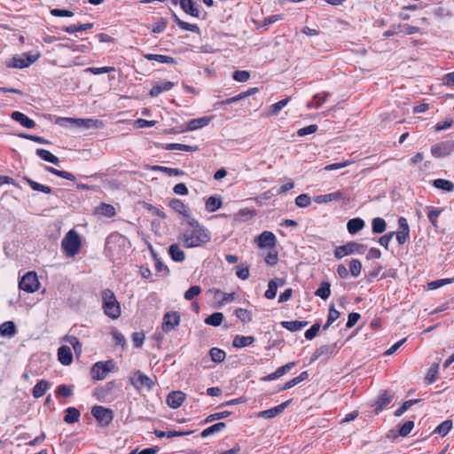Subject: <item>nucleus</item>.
Listing matches in <instances>:
<instances>
[{
	"instance_id": "obj_1",
	"label": "nucleus",
	"mask_w": 454,
	"mask_h": 454,
	"mask_svg": "<svg viewBox=\"0 0 454 454\" xmlns=\"http://www.w3.org/2000/svg\"><path fill=\"white\" fill-rule=\"evenodd\" d=\"M178 241L186 248L200 247L211 239V232L198 221H189L188 226L178 236Z\"/></svg>"
},
{
	"instance_id": "obj_2",
	"label": "nucleus",
	"mask_w": 454,
	"mask_h": 454,
	"mask_svg": "<svg viewBox=\"0 0 454 454\" xmlns=\"http://www.w3.org/2000/svg\"><path fill=\"white\" fill-rule=\"evenodd\" d=\"M102 306L110 318L117 319L121 316V306L113 291L106 289L102 292Z\"/></svg>"
},
{
	"instance_id": "obj_3",
	"label": "nucleus",
	"mask_w": 454,
	"mask_h": 454,
	"mask_svg": "<svg viewBox=\"0 0 454 454\" xmlns=\"http://www.w3.org/2000/svg\"><path fill=\"white\" fill-rule=\"evenodd\" d=\"M61 247L67 257H74L81 249L79 234L75 231L70 230L63 238Z\"/></svg>"
},
{
	"instance_id": "obj_4",
	"label": "nucleus",
	"mask_w": 454,
	"mask_h": 454,
	"mask_svg": "<svg viewBox=\"0 0 454 454\" xmlns=\"http://www.w3.org/2000/svg\"><path fill=\"white\" fill-rule=\"evenodd\" d=\"M129 380L134 388L137 391L152 390L154 383L151 378L141 371H135L129 374Z\"/></svg>"
},
{
	"instance_id": "obj_5",
	"label": "nucleus",
	"mask_w": 454,
	"mask_h": 454,
	"mask_svg": "<svg viewBox=\"0 0 454 454\" xmlns=\"http://www.w3.org/2000/svg\"><path fill=\"white\" fill-rule=\"evenodd\" d=\"M56 122L59 125H65L66 123L75 124L84 129H101L103 127V121L97 119L59 117Z\"/></svg>"
},
{
	"instance_id": "obj_6",
	"label": "nucleus",
	"mask_w": 454,
	"mask_h": 454,
	"mask_svg": "<svg viewBox=\"0 0 454 454\" xmlns=\"http://www.w3.org/2000/svg\"><path fill=\"white\" fill-rule=\"evenodd\" d=\"M115 363L113 360L97 362L91 368L90 374L93 380H102L114 369Z\"/></svg>"
},
{
	"instance_id": "obj_7",
	"label": "nucleus",
	"mask_w": 454,
	"mask_h": 454,
	"mask_svg": "<svg viewBox=\"0 0 454 454\" xmlns=\"http://www.w3.org/2000/svg\"><path fill=\"white\" fill-rule=\"evenodd\" d=\"M19 287L28 294L36 292L40 287L37 274L35 271L27 272L20 280Z\"/></svg>"
},
{
	"instance_id": "obj_8",
	"label": "nucleus",
	"mask_w": 454,
	"mask_h": 454,
	"mask_svg": "<svg viewBox=\"0 0 454 454\" xmlns=\"http://www.w3.org/2000/svg\"><path fill=\"white\" fill-rule=\"evenodd\" d=\"M39 55L31 56L27 53L16 55L5 61V66L9 68H25L37 60Z\"/></svg>"
},
{
	"instance_id": "obj_9",
	"label": "nucleus",
	"mask_w": 454,
	"mask_h": 454,
	"mask_svg": "<svg viewBox=\"0 0 454 454\" xmlns=\"http://www.w3.org/2000/svg\"><path fill=\"white\" fill-rule=\"evenodd\" d=\"M364 249V245L351 241L343 246L337 247L333 251V254H334L335 258L340 260L345 256H348V255H350L353 254H363Z\"/></svg>"
},
{
	"instance_id": "obj_10",
	"label": "nucleus",
	"mask_w": 454,
	"mask_h": 454,
	"mask_svg": "<svg viewBox=\"0 0 454 454\" xmlns=\"http://www.w3.org/2000/svg\"><path fill=\"white\" fill-rule=\"evenodd\" d=\"M92 416L103 427L108 426L114 419V411L109 408L96 405L91 409Z\"/></svg>"
},
{
	"instance_id": "obj_11",
	"label": "nucleus",
	"mask_w": 454,
	"mask_h": 454,
	"mask_svg": "<svg viewBox=\"0 0 454 454\" xmlns=\"http://www.w3.org/2000/svg\"><path fill=\"white\" fill-rule=\"evenodd\" d=\"M454 152V141H443L431 146V153L436 158L446 157Z\"/></svg>"
},
{
	"instance_id": "obj_12",
	"label": "nucleus",
	"mask_w": 454,
	"mask_h": 454,
	"mask_svg": "<svg viewBox=\"0 0 454 454\" xmlns=\"http://www.w3.org/2000/svg\"><path fill=\"white\" fill-rule=\"evenodd\" d=\"M254 242L259 248L272 249L276 247L277 238L273 232L264 231L258 237H256Z\"/></svg>"
},
{
	"instance_id": "obj_13",
	"label": "nucleus",
	"mask_w": 454,
	"mask_h": 454,
	"mask_svg": "<svg viewBox=\"0 0 454 454\" xmlns=\"http://www.w3.org/2000/svg\"><path fill=\"white\" fill-rule=\"evenodd\" d=\"M395 236L399 245H403L410 239V228L405 217L398 219V231Z\"/></svg>"
},
{
	"instance_id": "obj_14",
	"label": "nucleus",
	"mask_w": 454,
	"mask_h": 454,
	"mask_svg": "<svg viewBox=\"0 0 454 454\" xmlns=\"http://www.w3.org/2000/svg\"><path fill=\"white\" fill-rule=\"evenodd\" d=\"M180 323V316L177 312H167L163 317L162 330L165 333L171 332Z\"/></svg>"
},
{
	"instance_id": "obj_15",
	"label": "nucleus",
	"mask_w": 454,
	"mask_h": 454,
	"mask_svg": "<svg viewBox=\"0 0 454 454\" xmlns=\"http://www.w3.org/2000/svg\"><path fill=\"white\" fill-rule=\"evenodd\" d=\"M290 403H291V400H288V401L284 402L281 404L277 405L273 408L260 411L258 413V417L263 418V419L275 418V417L278 416L280 413H282L283 411L289 405Z\"/></svg>"
},
{
	"instance_id": "obj_16",
	"label": "nucleus",
	"mask_w": 454,
	"mask_h": 454,
	"mask_svg": "<svg viewBox=\"0 0 454 454\" xmlns=\"http://www.w3.org/2000/svg\"><path fill=\"white\" fill-rule=\"evenodd\" d=\"M212 119V116H204L201 118L192 119L187 123L185 128L181 129V131L184 132L188 130H195L206 127L210 123Z\"/></svg>"
},
{
	"instance_id": "obj_17",
	"label": "nucleus",
	"mask_w": 454,
	"mask_h": 454,
	"mask_svg": "<svg viewBox=\"0 0 454 454\" xmlns=\"http://www.w3.org/2000/svg\"><path fill=\"white\" fill-rule=\"evenodd\" d=\"M185 395L181 391H174L168 395L167 403L172 409L179 408L184 403Z\"/></svg>"
},
{
	"instance_id": "obj_18",
	"label": "nucleus",
	"mask_w": 454,
	"mask_h": 454,
	"mask_svg": "<svg viewBox=\"0 0 454 454\" xmlns=\"http://www.w3.org/2000/svg\"><path fill=\"white\" fill-rule=\"evenodd\" d=\"M294 366H295V363H294V362L288 363V364L278 368L274 372L263 377L262 380L263 381L275 380L282 377L283 375L286 374Z\"/></svg>"
},
{
	"instance_id": "obj_19",
	"label": "nucleus",
	"mask_w": 454,
	"mask_h": 454,
	"mask_svg": "<svg viewBox=\"0 0 454 454\" xmlns=\"http://www.w3.org/2000/svg\"><path fill=\"white\" fill-rule=\"evenodd\" d=\"M174 86H175V83L170 81L158 82L153 86V88L151 89V90L149 92V95L152 98H156L163 91H168V90H172L174 88Z\"/></svg>"
},
{
	"instance_id": "obj_20",
	"label": "nucleus",
	"mask_w": 454,
	"mask_h": 454,
	"mask_svg": "<svg viewBox=\"0 0 454 454\" xmlns=\"http://www.w3.org/2000/svg\"><path fill=\"white\" fill-rule=\"evenodd\" d=\"M179 4L185 13L196 18L200 16V12L193 0H179Z\"/></svg>"
},
{
	"instance_id": "obj_21",
	"label": "nucleus",
	"mask_w": 454,
	"mask_h": 454,
	"mask_svg": "<svg viewBox=\"0 0 454 454\" xmlns=\"http://www.w3.org/2000/svg\"><path fill=\"white\" fill-rule=\"evenodd\" d=\"M58 358L63 365H69L73 361V354L70 347L61 346L58 350Z\"/></svg>"
},
{
	"instance_id": "obj_22",
	"label": "nucleus",
	"mask_w": 454,
	"mask_h": 454,
	"mask_svg": "<svg viewBox=\"0 0 454 454\" xmlns=\"http://www.w3.org/2000/svg\"><path fill=\"white\" fill-rule=\"evenodd\" d=\"M11 117L12 120L20 122L22 126L27 129H32L35 126V122L32 119H29L27 115L20 112H13Z\"/></svg>"
},
{
	"instance_id": "obj_23",
	"label": "nucleus",
	"mask_w": 454,
	"mask_h": 454,
	"mask_svg": "<svg viewBox=\"0 0 454 454\" xmlns=\"http://www.w3.org/2000/svg\"><path fill=\"white\" fill-rule=\"evenodd\" d=\"M169 206L179 215L189 216L191 214L190 208L180 200L174 199L170 201Z\"/></svg>"
},
{
	"instance_id": "obj_24",
	"label": "nucleus",
	"mask_w": 454,
	"mask_h": 454,
	"mask_svg": "<svg viewBox=\"0 0 454 454\" xmlns=\"http://www.w3.org/2000/svg\"><path fill=\"white\" fill-rule=\"evenodd\" d=\"M342 199V194L340 192H331L324 195H317L314 197V201L317 204L328 203L333 200H339Z\"/></svg>"
},
{
	"instance_id": "obj_25",
	"label": "nucleus",
	"mask_w": 454,
	"mask_h": 454,
	"mask_svg": "<svg viewBox=\"0 0 454 454\" xmlns=\"http://www.w3.org/2000/svg\"><path fill=\"white\" fill-rule=\"evenodd\" d=\"M223 205L220 196H210L205 203V207L207 212L213 213L218 210Z\"/></svg>"
},
{
	"instance_id": "obj_26",
	"label": "nucleus",
	"mask_w": 454,
	"mask_h": 454,
	"mask_svg": "<svg viewBox=\"0 0 454 454\" xmlns=\"http://www.w3.org/2000/svg\"><path fill=\"white\" fill-rule=\"evenodd\" d=\"M168 254L171 259L177 262H181L185 259L184 252L178 244H172L168 248Z\"/></svg>"
},
{
	"instance_id": "obj_27",
	"label": "nucleus",
	"mask_w": 454,
	"mask_h": 454,
	"mask_svg": "<svg viewBox=\"0 0 454 454\" xmlns=\"http://www.w3.org/2000/svg\"><path fill=\"white\" fill-rule=\"evenodd\" d=\"M432 184L434 188L444 192H451L454 191V184L446 179H435L432 182Z\"/></svg>"
},
{
	"instance_id": "obj_28",
	"label": "nucleus",
	"mask_w": 454,
	"mask_h": 454,
	"mask_svg": "<svg viewBox=\"0 0 454 454\" xmlns=\"http://www.w3.org/2000/svg\"><path fill=\"white\" fill-rule=\"evenodd\" d=\"M49 387L50 383L45 380H41L34 387L32 395L35 398H40L46 393Z\"/></svg>"
},
{
	"instance_id": "obj_29",
	"label": "nucleus",
	"mask_w": 454,
	"mask_h": 454,
	"mask_svg": "<svg viewBox=\"0 0 454 454\" xmlns=\"http://www.w3.org/2000/svg\"><path fill=\"white\" fill-rule=\"evenodd\" d=\"M364 227V221L361 218H352L347 223L348 231L356 234Z\"/></svg>"
},
{
	"instance_id": "obj_30",
	"label": "nucleus",
	"mask_w": 454,
	"mask_h": 454,
	"mask_svg": "<svg viewBox=\"0 0 454 454\" xmlns=\"http://www.w3.org/2000/svg\"><path fill=\"white\" fill-rule=\"evenodd\" d=\"M254 341L253 336L236 335L233 339L232 345L234 348H241L250 346Z\"/></svg>"
},
{
	"instance_id": "obj_31",
	"label": "nucleus",
	"mask_w": 454,
	"mask_h": 454,
	"mask_svg": "<svg viewBox=\"0 0 454 454\" xmlns=\"http://www.w3.org/2000/svg\"><path fill=\"white\" fill-rule=\"evenodd\" d=\"M35 153L42 160L51 162L56 166H59V158L56 157L55 155H53L50 151L39 148V149H36Z\"/></svg>"
},
{
	"instance_id": "obj_32",
	"label": "nucleus",
	"mask_w": 454,
	"mask_h": 454,
	"mask_svg": "<svg viewBox=\"0 0 454 454\" xmlns=\"http://www.w3.org/2000/svg\"><path fill=\"white\" fill-rule=\"evenodd\" d=\"M308 325L307 321H283L281 322V325L290 331V332H298L301 330L303 327H305Z\"/></svg>"
},
{
	"instance_id": "obj_33",
	"label": "nucleus",
	"mask_w": 454,
	"mask_h": 454,
	"mask_svg": "<svg viewBox=\"0 0 454 454\" xmlns=\"http://www.w3.org/2000/svg\"><path fill=\"white\" fill-rule=\"evenodd\" d=\"M174 20L176 22V24L184 30L191 31L193 33H200V27L195 24H190L188 22L183 21L178 18V16L176 13H173Z\"/></svg>"
},
{
	"instance_id": "obj_34",
	"label": "nucleus",
	"mask_w": 454,
	"mask_h": 454,
	"mask_svg": "<svg viewBox=\"0 0 454 454\" xmlns=\"http://www.w3.org/2000/svg\"><path fill=\"white\" fill-rule=\"evenodd\" d=\"M80 418V411L74 407H69L66 410L64 421L68 424L77 422Z\"/></svg>"
},
{
	"instance_id": "obj_35",
	"label": "nucleus",
	"mask_w": 454,
	"mask_h": 454,
	"mask_svg": "<svg viewBox=\"0 0 454 454\" xmlns=\"http://www.w3.org/2000/svg\"><path fill=\"white\" fill-rule=\"evenodd\" d=\"M16 333V327L13 322L6 321L0 325V335L13 336Z\"/></svg>"
},
{
	"instance_id": "obj_36",
	"label": "nucleus",
	"mask_w": 454,
	"mask_h": 454,
	"mask_svg": "<svg viewBox=\"0 0 454 454\" xmlns=\"http://www.w3.org/2000/svg\"><path fill=\"white\" fill-rule=\"evenodd\" d=\"M145 58L148 60H155L160 63H166V64H175L176 60L174 58L161 55V54H146Z\"/></svg>"
},
{
	"instance_id": "obj_37",
	"label": "nucleus",
	"mask_w": 454,
	"mask_h": 454,
	"mask_svg": "<svg viewBox=\"0 0 454 454\" xmlns=\"http://www.w3.org/2000/svg\"><path fill=\"white\" fill-rule=\"evenodd\" d=\"M225 428V423L223 422H218L216 424H214L208 427H207L206 429H204L202 432H201V436L203 438H206L213 434H215V433H219L221 432L222 430H223Z\"/></svg>"
},
{
	"instance_id": "obj_38",
	"label": "nucleus",
	"mask_w": 454,
	"mask_h": 454,
	"mask_svg": "<svg viewBox=\"0 0 454 454\" xmlns=\"http://www.w3.org/2000/svg\"><path fill=\"white\" fill-rule=\"evenodd\" d=\"M96 212L106 217H112L116 214L115 208L112 205L106 203H103L99 207H98L96 208Z\"/></svg>"
},
{
	"instance_id": "obj_39",
	"label": "nucleus",
	"mask_w": 454,
	"mask_h": 454,
	"mask_svg": "<svg viewBox=\"0 0 454 454\" xmlns=\"http://www.w3.org/2000/svg\"><path fill=\"white\" fill-rule=\"evenodd\" d=\"M387 223L383 218L376 217L372 221V229L374 233H382L386 231Z\"/></svg>"
},
{
	"instance_id": "obj_40",
	"label": "nucleus",
	"mask_w": 454,
	"mask_h": 454,
	"mask_svg": "<svg viewBox=\"0 0 454 454\" xmlns=\"http://www.w3.org/2000/svg\"><path fill=\"white\" fill-rule=\"evenodd\" d=\"M315 294L323 300H326L329 298L331 294L330 283L323 282L320 286L315 292Z\"/></svg>"
},
{
	"instance_id": "obj_41",
	"label": "nucleus",
	"mask_w": 454,
	"mask_h": 454,
	"mask_svg": "<svg viewBox=\"0 0 454 454\" xmlns=\"http://www.w3.org/2000/svg\"><path fill=\"white\" fill-rule=\"evenodd\" d=\"M209 356L213 362L221 363L225 359L226 354L223 349L218 348H212L209 350Z\"/></svg>"
},
{
	"instance_id": "obj_42",
	"label": "nucleus",
	"mask_w": 454,
	"mask_h": 454,
	"mask_svg": "<svg viewBox=\"0 0 454 454\" xmlns=\"http://www.w3.org/2000/svg\"><path fill=\"white\" fill-rule=\"evenodd\" d=\"M223 320V313L215 312V313H213L212 315L208 316L205 319V323L209 325L218 326L222 324Z\"/></svg>"
},
{
	"instance_id": "obj_43",
	"label": "nucleus",
	"mask_w": 454,
	"mask_h": 454,
	"mask_svg": "<svg viewBox=\"0 0 454 454\" xmlns=\"http://www.w3.org/2000/svg\"><path fill=\"white\" fill-rule=\"evenodd\" d=\"M92 27H93V23H85V24L71 25V26L66 27L64 28V31L68 34H74L75 32L90 29Z\"/></svg>"
},
{
	"instance_id": "obj_44",
	"label": "nucleus",
	"mask_w": 454,
	"mask_h": 454,
	"mask_svg": "<svg viewBox=\"0 0 454 454\" xmlns=\"http://www.w3.org/2000/svg\"><path fill=\"white\" fill-rule=\"evenodd\" d=\"M165 148L167 150H181V151H185V152H194V151L198 150L197 145L192 146V145L176 144V143L168 144Z\"/></svg>"
},
{
	"instance_id": "obj_45",
	"label": "nucleus",
	"mask_w": 454,
	"mask_h": 454,
	"mask_svg": "<svg viewBox=\"0 0 454 454\" xmlns=\"http://www.w3.org/2000/svg\"><path fill=\"white\" fill-rule=\"evenodd\" d=\"M452 428V421L451 420H444L435 429L434 433L445 436Z\"/></svg>"
},
{
	"instance_id": "obj_46",
	"label": "nucleus",
	"mask_w": 454,
	"mask_h": 454,
	"mask_svg": "<svg viewBox=\"0 0 454 454\" xmlns=\"http://www.w3.org/2000/svg\"><path fill=\"white\" fill-rule=\"evenodd\" d=\"M290 98L287 97L273 105L270 106V114L278 115L279 112L288 104Z\"/></svg>"
},
{
	"instance_id": "obj_47",
	"label": "nucleus",
	"mask_w": 454,
	"mask_h": 454,
	"mask_svg": "<svg viewBox=\"0 0 454 454\" xmlns=\"http://www.w3.org/2000/svg\"><path fill=\"white\" fill-rule=\"evenodd\" d=\"M309 374L307 372H302L299 376L294 378L293 380L286 382L284 385H283V388H291L294 386H296L297 384H299L300 382L303 381L304 380H306L308 378Z\"/></svg>"
},
{
	"instance_id": "obj_48",
	"label": "nucleus",
	"mask_w": 454,
	"mask_h": 454,
	"mask_svg": "<svg viewBox=\"0 0 454 454\" xmlns=\"http://www.w3.org/2000/svg\"><path fill=\"white\" fill-rule=\"evenodd\" d=\"M391 402V396L387 395V392H384L376 402V413L380 411L384 406L387 405Z\"/></svg>"
},
{
	"instance_id": "obj_49",
	"label": "nucleus",
	"mask_w": 454,
	"mask_h": 454,
	"mask_svg": "<svg viewBox=\"0 0 454 454\" xmlns=\"http://www.w3.org/2000/svg\"><path fill=\"white\" fill-rule=\"evenodd\" d=\"M254 215V212L247 207L241 208L235 215V219L239 222L247 221Z\"/></svg>"
},
{
	"instance_id": "obj_50",
	"label": "nucleus",
	"mask_w": 454,
	"mask_h": 454,
	"mask_svg": "<svg viewBox=\"0 0 454 454\" xmlns=\"http://www.w3.org/2000/svg\"><path fill=\"white\" fill-rule=\"evenodd\" d=\"M237 317L243 323H248L252 320V314L250 311L245 309H238L235 311Z\"/></svg>"
},
{
	"instance_id": "obj_51",
	"label": "nucleus",
	"mask_w": 454,
	"mask_h": 454,
	"mask_svg": "<svg viewBox=\"0 0 454 454\" xmlns=\"http://www.w3.org/2000/svg\"><path fill=\"white\" fill-rule=\"evenodd\" d=\"M349 270H350V274L353 277H355V278L358 277L361 274V270H362V264H361L360 261H358L356 259L351 260L349 262Z\"/></svg>"
},
{
	"instance_id": "obj_52",
	"label": "nucleus",
	"mask_w": 454,
	"mask_h": 454,
	"mask_svg": "<svg viewBox=\"0 0 454 454\" xmlns=\"http://www.w3.org/2000/svg\"><path fill=\"white\" fill-rule=\"evenodd\" d=\"M236 275L239 278L246 280L249 278V267L247 264H239L236 267Z\"/></svg>"
},
{
	"instance_id": "obj_53",
	"label": "nucleus",
	"mask_w": 454,
	"mask_h": 454,
	"mask_svg": "<svg viewBox=\"0 0 454 454\" xmlns=\"http://www.w3.org/2000/svg\"><path fill=\"white\" fill-rule=\"evenodd\" d=\"M454 283V278H442V279H437L432 282H429L427 286L430 290H434L439 287H442V286L446 284H451Z\"/></svg>"
},
{
	"instance_id": "obj_54",
	"label": "nucleus",
	"mask_w": 454,
	"mask_h": 454,
	"mask_svg": "<svg viewBox=\"0 0 454 454\" xmlns=\"http://www.w3.org/2000/svg\"><path fill=\"white\" fill-rule=\"evenodd\" d=\"M201 293V288L199 286H191L184 294V297L187 301H192L193 298L198 296Z\"/></svg>"
},
{
	"instance_id": "obj_55",
	"label": "nucleus",
	"mask_w": 454,
	"mask_h": 454,
	"mask_svg": "<svg viewBox=\"0 0 454 454\" xmlns=\"http://www.w3.org/2000/svg\"><path fill=\"white\" fill-rule=\"evenodd\" d=\"M73 394V386L59 385L56 388V395L64 397H69Z\"/></svg>"
},
{
	"instance_id": "obj_56",
	"label": "nucleus",
	"mask_w": 454,
	"mask_h": 454,
	"mask_svg": "<svg viewBox=\"0 0 454 454\" xmlns=\"http://www.w3.org/2000/svg\"><path fill=\"white\" fill-rule=\"evenodd\" d=\"M232 78L239 82H246L250 78V74L245 70H237L233 73Z\"/></svg>"
},
{
	"instance_id": "obj_57",
	"label": "nucleus",
	"mask_w": 454,
	"mask_h": 454,
	"mask_svg": "<svg viewBox=\"0 0 454 454\" xmlns=\"http://www.w3.org/2000/svg\"><path fill=\"white\" fill-rule=\"evenodd\" d=\"M278 285L276 281L270 280L268 284V289L265 292V297L269 300L274 299L277 294Z\"/></svg>"
},
{
	"instance_id": "obj_58",
	"label": "nucleus",
	"mask_w": 454,
	"mask_h": 454,
	"mask_svg": "<svg viewBox=\"0 0 454 454\" xmlns=\"http://www.w3.org/2000/svg\"><path fill=\"white\" fill-rule=\"evenodd\" d=\"M85 71L93 74H101L114 72L115 68L114 67H88Z\"/></svg>"
},
{
	"instance_id": "obj_59",
	"label": "nucleus",
	"mask_w": 454,
	"mask_h": 454,
	"mask_svg": "<svg viewBox=\"0 0 454 454\" xmlns=\"http://www.w3.org/2000/svg\"><path fill=\"white\" fill-rule=\"evenodd\" d=\"M340 312L336 310L333 307H331L329 309L328 318L324 329L329 327L333 322H335L340 317Z\"/></svg>"
},
{
	"instance_id": "obj_60",
	"label": "nucleus",
	"mask_w": 454,
	"mask_h": 454,
	"mask_svg": "<svg viewBox=\"0 0 454 454\" xmlns=\"http://www.w3.org/2000/svg\"><path fill=\"white\" fill-rule=\"evenodd\" d=\"M438 375V364H434L433 367H431L426 375V380L427 384H431L434 382L437 379Z\"/></svg>"
},
{
	"instance_id": "obj_61",
	"label": "nucleus",
	"mask_w": 454,
	"mask_h": 454,
	"mask_svg": "<svg viewBox=\"0 0 454 454\" xmlns=\"http://www.w3.org/2000/svg\"><path fill=\"white\" fill-rule=\"evenodd\" d=\"M295 204L299 207H306L310 204V198L307 194H301L296 197Z\"/></svg>"
},
{
	"instance_id": "obj_62",
	"label": "nucleus",
	"mask_w": 454,
	"mask_h": 454,
	"mask_svg": "<svg viewBox=\"0 0 454 454\" xmlns=\"http://www.w3.org/2000/svg\"><path fill=\"white\" fill-rule=\"evenodd\" d=\"M66 340L73 347L74 352L77 355L82 353V344L79 340L74 336H70L66 339Z\"/></svg>"
},
{
	"instance_id": "obj_63",
	"label": "nucleus",
	"mask_w": 454,
	"mask_h": 454,
	"mask_svg": "<svg viewBox=\"0 0 454 454\" xmlns=\"http://www.w3.org/2000/svg\"><path fill=\"white\" fill-rule=\"evenodd\" d=\"M265 260V262L270 265V266H273L275 264H277L278 261V252L275 251V250H270L265 256L264 258Z\"/></svg>"
},
{
	"instance_id": "obj_64",
	"label": "nucleus",
	"mask_w": 454,
	"mask_h": 454,
	"mask_svg": "<svg viewBox=\"0 0 454 454\" xmlns=\"http://www.w3.org/2000/svg\"><path fill=\"white\" fill-rule=\"evenodd\" d=\"M319 329H320V324L319 323L314 324L309 329H308L305 332V333H304L305 338L307 340H312L313 338H315L317 336V334L319 332Z\"/></svg>"
}]
</instances>
